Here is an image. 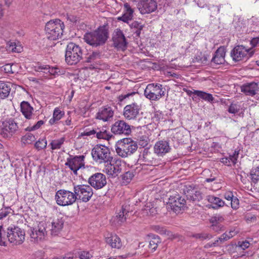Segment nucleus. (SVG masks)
I'll use <instances>...</instances> for the list:
<instances>
[{"label": "nucleus", "instance_id": "1", "mask_svg": "<svg viewBox=\"0 0 259 259\" xmlns=\"http://www.w3.org/2000/svg\"><path fill=\"white\" fill-rule=\"evenodd\" d=\"M108 37V32L104 27L97 30L86 33L83 36L84 41L91 46L97 47L105 43Z\"/></svg>", "mask_w": 259, "mask_h": 259}, {"label": "nucleus", "instance_id": "2", "mask_svg": "<svg viewBox=\"0 0 259 259\" xmlns=\"http://www.w3.org/2000/svg\"><path fill=\"white\" fill-rule=\"evenodd\" d=\"M64 24L60 19L51 20L46 23L45 30L47 37L51 40H56L61 37Z\"/></svg>", "mask_w": 259, "mask_h": 259}, {"label": "nucleus", "instance_id": "3", "mask_svg": "<svg viewBox=\"0 0 259 259\" xmlns=\"http://www.w3.org/2000/svg\"><path fill=\"white\" fill-rule=\"evenodd\" d=\"M138 149L136 142L131 138H124L118 142L115 147L116 153L120 157L125 158L135 153Z\"/></svg>", "mask_w": 259, "mask_h": 259}, {"label": "nucleus", "instance_id": "4", "mask_svg": "<svg viewBox=\"0 0 259 259\" xmlns=\"http://www.w3.org/2000/svg\"><path fill=\"white\" fill-rule=\"evenodd\" d=\"M65 57L68 64H76L82 59V50L78 45L71 42L67 46Z\"/></svg>", "mask_w": 259, "mask_h": 259}, {"label": "nucleus", "instance_id": "5", "mask_svg": "<svg viewBox=\"0 0 259 259\" xmlns=\"http://www.w3.org/2000/svg\"><path fill=\"white\" fill-rule=\"evenodd\" d=\"M93 159L99 163H108L112 161L109 149L103 145H96L92 151Z\"/></svg>", "mask_w": 259, "mask_h": 259}, {"label": "nucleus", "instance_id": "6", "mask_svg": "<svg viewBox=\"0 0 259 259\" xmlns=\"http://www.w3.org/2000/svg\"><path fill=\"white\" fill-rule=\"evenodd\" d=\"M165 89L159 83H150L147 85L144 91V95L151 101H158L164 96Z\"/></svg>", "mask_w": 259, "mask_h": 259}, {"label": "nucleus", "instance_id": "7", "mask_svg": "<svg viewBox=\"0 0 259 259\" xmlns=\"http://www.w3.org/2000/svg\"><path fill=\"white\" fill-rule=\"evenodd\" d=\"M254 50L252 48H247L243 45H238L234 47L231 51V57L235 62L247 60L253 56Z\"/></svg>", "mask_w": 259, "mask_h": 259}, {"label": "nucleus", "instance_id": "8", "mask_svg": "<svg viewBox=\"0 0 259 259\" xmlns=\"http://www.w3.org/2000/svg\"><path fill=\"white\" fill-rule=\"evenodd\" d=\"M57 203L61 206H67L73 204L76 200L74 192L64 189L58 190L55 195Z\"/></svg>", "mask_w": 259, "mask_h": 259}, {"label": "nucleus", "instance_id": "9", "mask_svg": "<svg viewBox=\"0 0 259 259\" xmlns=\"http://www.w3.org/2000/svg\"><path fill=\"white\" fill-rule=\"evenodd\" d=\"M19 130V127L15 121L10 119L3 122L0 134L4 138L10 139Z\"/></svg>", "mask_w": 259, "mask_h": 259}, {"label": "nucleus", "instance_id": "10", "mask_svg": "<svg viewBox=\"0 0 259 259\" xmlns=\"http://www.w3.org/2000/svg\"><path fill=\"white\" fill-rule=\"evenodd\" d=\"M73 191L75 194L76 200L79 199L84 202L89 201L93 195V189L88 185H74Z\"/></svg>", "mask_w": 259, "mask_h": 259}, {"label": "nucleus", "instance_id": "11", "mask_svg": "<svg viewBox=\"0 0 259 259\" xmlns=\"http://www.w3.org/2000/svg\"><path fill=\"white\" fill-rule=\"evenodd\" d=\"M9 241L15 244H21L25 239V232L18 227H9L7 228Z\"/></svg>", "mask_w": 259, "mask_h": 259}, {"label": "nucleus", "instance_id": "12", "mask_svg": "<svg viewBox=\"0 0 259 259\" xmlns=\"http://www.w3.org/2000/svg\"><path fill=\"white\" fill-rule=\"evenodd\" d=\"M67 158L65 165L68 166L70 169L73 172L74 174L77 175V171L84 167V156L83 155L71 156Z\"/></svg>", "mask_w": 259, "mask_h": 259}, {"label": "nucleus", "instance_id": "13", "mask_svg": "<svg viewBox=\"0 0 259 259\" xmlns=\"http://www.w3.org/2000/svg\"><path fill=\"white\" fill-rule=\"evenodd\" d=\"M91 187L96 190L103 188L107 184L106 176L101 172H96L90 176L88 181Z\"/></svg>", "mask_w": 259, "mask_h": 259}, {"label": "nucleus", "instance_id": "14", "mask_svg": "<svg viewBox=\"0 0 259 259\" xmlns=\"http://www.w3.org/2000/svg\"><path fill=\"white\" fill-rule=\"evenodd\" d=\"M111 132L115 135L128 136L131 133V126L123 120L115 121L112 125Z\"/></svg>", "mask_w": 259, "mask_h": 259}, {"label": "nucleus", "instance_id": "15", "mask_svg": "<svg viewBox=\"0 0 259 259\" xmlns=\"http://www.w3.org/2000/svg\"><path fill=\"white\" fill-rule=\"evenodd\" d=\"M168 203L175 213H179L185 207L186 200L179 194H176L169 197Z\"/></svg>", "mask_w": 259, "mask_h": 259}, {"label": "nucleus", "instance_id": "16", "mask_svg": "<svg viewBox=\"0 0 259 259\" xmlns=\"http://www.w3.org/2000/svg\"><path fill=\"white\" fill-rule=\"evenodd\" d=\"M112 40L113 46L118 50L124 51L126 49L127 42L126 38L120 29H116L113 33Z\"/></svg>", "mask_w": 259, "mask_h": 259}, {"label": "nucleus", "instance_id": "17", "mask_svg": "<svg viewBox=\"0 0 259 259\" xmlns=\"http://www.w3.org/2000/svg\"><path fill=\"white\" fill-rule=\"evenodd\" d=\"M47 234L46 224L45 222H39L36 227L31 229L30 237L34 241L41 240L45 238Z\"/></svg>", "mask_w": 259, "mask_h": 259}, {"label": "nucleus", "instance_id": "18", "mask_svg": "<svg viewBox=\"0 0 259 259\" xmlns=\"http://www.w3.org/2000/svg\"><path fill=\"white\" fill-rule=\"evenodd\" d=\"M141 107L136 103L127 105L124 107L123 115L127 120L135 119L139 114Z\"/></svg>", "mask_w": 259, "mask_h": 259}, {"label": "nucleus", "instance_id": "19", "mask_svg": "<svg viewBox=\"0 0 259 259\" xmlns=\"http://www.w3.org/2000/svg\"><path fill=\"white\" fill-rule=\"evenodd\" d=\"M122 165L120 160L110 161L105 166V172L109 176L112 177H116L121 172Z\"/></svg>", "mask_w": 259, "mask_h": 259}, {"label": "nucleus", "instance_id": "20", "mask_svg": "<svg viewBox=\"0 0 259 259\" xmlns=\"http://www.w3.org/2000/svg\"><path fill=\"white\" fill-rule=\"evenodd\" d=\"M156 0H143L138 3V8L142 14L154 12L157 9Z\"/></svg>", "mask_w": 259, "mask_h": 259}, {"label": "nucleus", "instance_id": "21", "mask_svg": "<svg viewBox=\"0 0 259 259\" xmlns=\"http://www.w3.org/2000/svg\"><path fill=\"white\" fill-rule=\"evenodd\" d=\"M188 199L193 201H199L202 199L201 192L193 185H186L184 189Z\"/></svg>", "mask_w": 259, "mask_h": 259}, {"label": "nucleus", "instance_id": "22", "mask_svg": "<svg viewBox=\"0 0 259 259\" xmlns=\"http://www.w3.org/2000/svg\"><path fill=\"white\" fill-rule=\"evenodd\" d=\"M170 149L168 142L164 140L157 141L154 146V152L158 156H163L168 153Z\"/></svg>", "mask_w": 259, "mask_h": 259}, {"label": "nucleus", "instance_id": "23", "mask_svg": "<svg viewBox=\"0 0 259 259\" xmlns=\"http://www.w3.org/2000/svg\"><path fill=\"white\" fill-rule=\"evenodd\" d=\"M225 220L224 217L220 214H216L210 219L211 229L216 232H220L224 230V226L222 224Z\"/></svg>", "mask_w": 259, "mask_h": 259}, {"label": "nucleus", "instance_id": "24", "mask_svg": "<svg viewBox=\"0 0 259 259\" xmlns=\"http://www.w3.org/2000/svg\"><path fill=\"white\" fill-rule=\"evenodd\" d=\"M114 111L111 107L101 108L96 115V118L104 121H108L112 119Z\"/></svg>", "mask_w": 259, "mask_h": 259}, {"label": "nucleus", "instance_id": "25", "mask_svg": "<svg viewBox=\"0 0 259 259\" xmlns=\"http://www.w3.org/2000/svg\"><path fill=\"white\" fill-rule=\"evenodd\" d=\"M258 83L252 82L243 84L241 87V91L247 96H254L258 90Z\"/></svg>", "mask_w": 259, "mask_h": 259}, {"label": "nucleus", "instance_id": "26", "mask_svg": "<svg viewBox=\"0 0 259 259\" xmlns=\"http://www.w3.org/2000/svg\"><path fill=\"white\" fill-rule=\"evenodd\" d=\"M226 52V48L224 47H220L215 52L214 55L212 58L211 61L218 65L224 64L225 62Z\"/></svg>", "mask_w": 259, "mask_h": 259}, {"label": "nucleus", "instance_id": "27", "mask_svg": "<svg viewBox=\"0 0 259 259\" xmlns=\"http://www.w3.org/2000/svg\"><path fill=\"white\" fill-rule=\"evenodd\" d=\"M64 221L62 218L54 220L51 223V234L52 236L58 235L62 231Z\"/></svg>", "mask_w": 259, "mask_h": 259}, {"label": "nucleus", "instance_id": "28", "mask_svg": "<svg viewBox=\"0 0 259 259\" xmlns=\"http://www.w3.org/2000/svg\"><path fill=\"white\" fill-rule=\"evenodd\" d=\"M21 111L24 117L28 119H32L34 114L33 108L26 101H23L20 104Z\"/></svg>", "mask_w": 259, "mask_h": 259}, {"label": "nucleus", "instance_id": "29", "mask_svg": "<svg viewBox=\"0 0 259 259\" xmlns=\"http://www.w3.org/2000/svg\"><path fill=\"white\" fill-rule=\"evenodd\" d=\"M133 13L134 10L131 8L130 5L125 3L124 4V14L121 17H119L118 20L128 23L133 18Z\"/></svg>", "mask_w": 259, "mask_h": 259}, {"label": "nucleus", "instance_id": "30", "mask_svg": "<svg viewBox=\"0 0 259 259\" xmlns=\"http://www.w3.org/2000/svg\"><path fill=\"white\" fill-rule=\"evenodd\" d=\"M106 242L112 248H120L122 246V243L120 238L116 234H110L105 238Z\"/></svg>", "mask_w": 259, "mask_h": 259}, {"label": "nucleus", "instance_id": "31", "mask_svg": "<svg viewBox=\"0 0 259 259\" xmlns=\"http://www.w3.org/2000/svg\"><path fill=\"white\" fill-rule=\"evenodd\" d=\"M95 137L98 139L109 140L112 137V135L107 130L106 127L103 126L96 128V136Z\"/></svg>", "mask_w": 259, "mask_h": 259}, {"label": "nucleus", "instance_id": "32", "mask_svg": "<svg viewBox=\"0 0 259 259\" xmlns=\"http://www.w3.org/2000/svg\"><path fill=\"white\" fill-rule=\"evenodd\" d=\"M206 199L211 204V207L214 209H218L225 205V202L223 200L213 195L207 196Z\"/></svg>", "mask_w": 259, "mask_h": 259}, {"label": "nucleus", "instance_id": "33", "mask_svg": "<svg viewBox=\"0 0 259 259\" xmlns=\"http://www.w3.org/2000/svg\"><path fill=\"white\" fill-rule=\"evenodd\" d=\"M130 210V206L129 204H124L122 205V207L118 213L116 217L119 220V221L122 223L126 221L127 218L128 217V213Z\"/></svg>", "mask_w": 259, "mask_h": 259}, {"label": "nucleus", "instance_id": "34", "mask_svg": "<svg viewBox=\"0 0 259 259\" xmlns=\"http://www.w3.org/2000/svg\"><path fill=\"white\" fill-rule=\"evenodd\" d=\"M157 213V209L153 202H147L142 209V213L144 215L154 216Z\"/></svg>", "mask_w": 259, "mask_h": 259}, {"label": "nucleus", "instance_id": "35", "mask_svg": "<svg viewBox=\"0 0 259 259\" xmlns=\"http://www.w3.org/2000/svg\"><path fill=\"white\" fill-rule=\"evenodd\" d=\"M11 90V84L0 82V99H5L8 97Z\"/></svg>", "mask_w": 259, "mask_h": 259}, {"label": "nucleus", "instance_id": "36", "mask_svg": "<svg viewBox=\"0 0 259 259\" xmlns=\"http://www.w3.org/2000/svg\"><path fill=\"white\" fill-rule=\"evenodd\" d=\"M64 115V112L61 111L58 108H56L53 112V117L50 119L49 123L53 124L59 121Z\"/></svg>", "mask_w": 259, "mask_h": 259}, {"label": "nucleus", "instance_id": "37", "mask_svg": "<svg viewBox=\"0 0 259 259\" xmlns=\"http://www.w3.org/2000/svg\"><path fill=\"white\" fill-rule=\"evenodd\" d=\"M8 230H5L2 226H0V245L6 246L9 241Z\"/></svg>", "mask_w": 259, "mask_h": 259}, {"label": "nucleus", "instance_id": "38", "mask_svg": "<svg viewBox=\"0 0 259 259\" xmlns=\"http://www.w3.org/2000/svg\"><path fill=\"white\" fill-rule=\"evenodd\" d=\"M195 93L196 94V96L207 102H212L214 100V98L210 94L201 91H195Z\"/></svg>", "mask_w": 259, "mask_h": 259}, {"label": "nucleus", "instance_id": "39", "mask_svg": "<svg viewBox=\"0 0 259 259\" xmlns=\"http://www.w3.org/2000/svg\"><path fill=\"white\" fill-rule=\"evenodd\" d=\"M36 138L35 136L31 133H27L21 138V142L22 145L24 146L32 144Z\"/></svg>", "mask_w": 259, "mask_h": 259}, {"label": "nucleus", "instance_id": "40", "mask_svg": "<svg viewBox=\"0 0 259 259\" xmlns=\"http://www.w3.org/2000/svg\"><path fill=\"white\" fill-rule=\"evenodd\" d=\"M208 56L206 54L202 53L201 52L198 53L194 58V62L206 64L208 62Z\"/></svg>", "mask_w": 259, "mask_h": 259}, {"label": "nucleus", "instance_id": "41", "mask_svg": "<svg viewBox=\"0 0 259 259\" xmlns=\"http://www.w3.org/2000/svg\"><path fill=\"white\" fill-rule=\"evenodd\" d=\"M85 62L87 63H93L100 58V53L97 52H93L85 57Z\"/></svg>", "mask_w": 259, "mask_h": 259}, {"label": "nucleus", "instance_id": "42", "mask_svg": "<svg viewBox=\"0 0 259 259\" xmlns=\"http://www.w3.org/2000/svg\"><path fill=\"white\" fill-rule=\"evenodd\" d=\"M65 141V138L62 137L59 139L53 140L50 143L52 150L59 149Z\"/></svg>", "mask_w": 259, "mask_h": 259}, {"label": "nucleus", "instance_id": "43", "mask_svg": "<svg viewBox=\"0 0 259 259\" xmlns=\"http://www.w3.org/2000/svg\"><path fill=\"white\" fill-rule=\"evenodd\" d=\"M47 141L46 138L39 139L37 141L35 144L34 147L38 151H40L45 149L47 147Z\"/></svg>", "mask_w": 259, "mask_h": 259}, {"label": "nucleus", "instance_id": "44", "mask_svg": "<svg viewBox=\"0 0 259 259\" xmlns=\"http://www.w3.org/2000/svg\"><path fill=\"white\" fill-rule=\"evenodd\" d=\"M160 242L159 237L154 236L149 241V248L154 251L157 247L158 244Z\"/></svg>", "mask_w": 259, "mask_h": 259}, {"label": "nucleus", "instance_id": "45", "mask_svg": "<svg viewBox=\"0 0 259 259\" xmlns=\"http://www.w3.org/2000/svg\"><path fill=\"white\" fill-rule=\"evenodd\" d=\"M252 246L251 243L248 240H245L242 241H239L237 245L238 250H245L247 248L250 247Z\"/></svg>", "mask_w": 259, "mask_h": 259}, {"label": "nucleus", "instance_id": "46", "mask_svg": "<svg viewBox=\"0 0 259 259\" xmlns=\"http://www.w3.org/2000/svg\"><path fill=\"white\" fill-rule=\"evenodd\" d=\"M130 26L133 28L137 29L135 33L137 34V36H139L141 33V31L143 29V25L138 21H134L130 24Z\"/></svg>", "mask_w": 259, "mask_h": 259}, {"label": "nucleus", "instance_id": "47", "mask_svg": "<svg viewBox=\"0 0 259 259\" xmlns=\"http://www.w3.org/2000/svg\"><path fill=\"white\" fill-rule=\"evenodd\" d=\"M251 179L254 183L259 181V166L253 169L250 172Z\"/></svg>", "mask_w": 259, "mask_h": 259}, {"label": "nucleus", "instance_id": "48", "mask_svg": "<svg viewBox=\"0 0 259 259\" xmlns=\"http://www.w3.org/2000/svg\"><path fill=\"white\" fill-rule=\"evenodd\" d=\"M13 211L10 207H5L0 209V220L6 218L10 213H12Z\"/></svg>", "mask_w": 259, "mask_h": 259}, {"label": "nucleus", "instance_id": "49", "mask_svg": "<svg viewBox=\"0 0 259 259\" xmlns=\"http://www.w3.org/2000/svg\"><path fill=\"white\" fill-rule=\"evenodd\" d=\"M44 123V122L43 120H39L35 124H34L33 125L31 126L29 125L28 127H27L26 128H25V131H35L39 128L40 127V126L43 125Z\"/></svg>", "mask_w": 259, "mask_h": 259}, {"label": "nucleus", "instance_id": "50", "mask_svg": "<svg viewBox=\"0 0 259 259\" xmlns=\"http://www.w3.org/2000/svg\"><path fill=\"white\" fill-rule=\"evenodd\" d=\"M79 259H91L93 257V253L89 251H81L78 253Z\"/></svg>", "mask_w": 259, "mask_h": 259}, {"label": "nucleus", "instance_id": "51", "mask_svg": "<svg viewBox=\"0 0 259 259\" xmlns=\"http://www.w3.org/2000/svg\"><path fill=\"white\" fill-rule=\"evenodd\" d=\"M138 141L139 144L144 148L148 145L149 139L146 135H143L139 137Z\"/></svg>", "mask_w": 259, "mask_h": 259}, {"label": "nucleus", "instance_id": "52", "mask_svg": "<svg viewBox=\"0 0 259 259\" xmlns=\"http://www.w3.org/2000/svg\"><path fill=\"white\" fill-rule=\"evenodd\" d=\"M193 237L196 239H199L200 240H203L207 239H209L212 237L211 235L205 233L195 234L193 235Z\"/></svg>", "mask_w": 259, "mask_h": 259}, {"label": "nucleus", "instance_id": "53", "mask_svg": "<svg viewBox=\"0 0 259 259\" xmlns=\"http://www.w3.org/2000/svg\"><path fill=\"white\" fill-rule=\"evenodd\" d=\"M96 128L90 130L89 128L86 129L83 132L81 133L80 136H92L96 135Z\"/></svg>", "mask_w": 259, "mask_h": 259}, {"label": "nucleus", "instance_id": "54", "mask_svg": "<svg viewBox=\"0 0 259 259\" xmlns=\"http://www.w3.org/2000/svg\"><path fill=\"white\" fill-rule=\"evenodd\" d=\"M48 72H49L50 74L54 75H59L62 74V71H61L60 69L56 67L51 68L49 67V70Z\"/></svg>", "mask_w": 259, "mask_h": 259}, {"label": "nucleus", "instance_id": "55", "mask_svg": "<svg viewBox=\"0 0 259 259\" xmlns=\"http://www.w3.org/2000/svg\"><path fill=\"white\" fill-rule=\"evenodd\" d=\"M239 111V107L235 104H232L230 106L228 111L229 112L233 114L237 113Z\"/></svg>", "mask_w": 259, "mask_h": 259}, {"label": "nucleus", "instance_id": "56", "mask_svg": "<svg viewBox=\"0 0 259 259\" xmlns=\"http://www.w3.org/2000/svg\"><path fill=\"white\" fill-rule=\"evenodd\" d=\"M134 174L132 172H126L122 176L123 180H125L126 182H129L133 178Z\"/></svg>", "mask_w": 259, "mask_h": 259}, {"label": "nucleus", "instance_id": "57", "mask_svg": "<svg viewBox=\"0 0 259 259\" xmlns=\"http://www.w3.org/2000/svg\"><path fill=\"white\" fill-rule=\"evenodd\" d=\"M13 65L11 64H7L3 66L4 70L8 73H14L15 71L13 68Z\"/></svg>", "mask_w": 259, "mask_h": 259}, {"label": "nucleus", "instance_id": "58", "mask_svg": "<svg viewBox=\"0 0 259 259\" xmlns=\"http://www.w3.org/2000/svg\"><path fill=\"white\" fill-rule=\"evenodd\" d=\"M239 204V202L238 199L236 197L234 196V197L231 201V205L232 208L234 209H236L238 208Z\"/></svg>", "mask_w": 259, "mask_h": 259}, {"label": "nucleus", "instance_id": "59", "mask_svg": "<svg viewBox=\"0 0 259 259\" xmlns=\"http://www.w3.org/2000/svg\"><path fill=\"white\" fill-rule=\"evenodd\" d=\"M221 244H222V243L221 242V241H219V238H218L217 240H215L213 242H209V243H208L207 244H206L205 245V248H209V247H211L212 246H219Z\"/></svg>", "mask_w": 259, "mask_h": 259}, {"label": "nucleus", "instance_id": "60", "mask_svg": "<svg viewBox=\"0 0 259 259\" xmlns=\"http://www.w3.org/2000/svg\"><path fill=\"white\" fill-rule=\"evenodd\" d=\"M9 49L14 52H20L21 50L20 47H17L15 43L11 42L9 46Z\"/></svg>", "mask_w": 259, "mask_h": 259}, {"label": "nucleus", "instance_id": "61", "mask_svg": "<svg viewBox=\"0 0 259 259\" xmlns=\"http://www.w3.org/2000/svg\"><path fill=\"white\" fill-rule=\"evenodd\" d=\"M35 70L37 71L43 72L47 73L48 72L49 67L45 65H40L35 67Z\"/></svg>", "mask_w": 259, "mask_h": 259}, {"label": "nucleus", "instance_id": "62", "mask_svg": "<svg viewBox=\"0 0 259 259\" xmlns=\"http://www.w3.org/2000/svg\"><path fill=\"white\" fill-rule=\"evenodd\" d=\"M219 241H221L223 243L225 241H227L228 240L230 239V236H229L228 234H227V232L221 235V236L219 238Z\"/></svg>", "mask_w": 259, "mask_h": 259}, {"label": "nucleus", "instance_id": "63", "mask_svg": "<svg viewBox=\"0 0 259 259\" xmlns=\"http://www.w3.org/2000/svg\"><path fill=\"white\" fill-rule=\"evenodd\" d=\"M224 197L226 199L231 201L232 199L234 197L233 194L232 192H227L225 193Z\"/></svg>", "mask_w": 259, "mask_h": 259}, {"label": "nucleus", "instance_id": "64", "mask_svg": "<svg viewBox=\"0 0 259 259\" xmlns=\"http://www.w3.org/2000/svg\"><path fill=\"white\" fill-rule=\"evenodd\" d=\"M220 161L227 166L231 165L230 160L227 157H223L221 158Z\"/></svg>", "mask_w": 259, "mask_h": 259}]
</instances>
